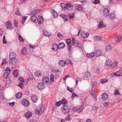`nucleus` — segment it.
I'll return each mask as SVG.
<instances>
[{
  "mask_svg": "<svg viewBox=\"0 0 122 122\" xmlns=\"http://www.w3.org/2000/svg\"><path fill=\"white\" fill-rule=\"evenodd\" d=\"M65 46V44L62 42L59 43L58 45L56 43H54L52 45V49L54 51H56L58 48L60 49L64 48Z\"/></svg>",
  "mask_w": 122,
  "mask_h": 122,
  "instance_id": "f257e3e1",
  "label": "nucleus"
},
{
  "mask_svg": "<svg viewBox=\"0 0 122 122\" xmlns=\"http://www.w3.org/2000/svg\"><path fill=\"white\" fill-rule=\"evenodd\" d=\"M62 110L65 114H67L69 113L70 110L69 107L67 105L65 104L61 107Z\"/></svg>",
  "mask_w": 122,
  "mask_h": 122,
  "instance_id": "f03ea898",
  "label": "nucleus"
},
{
  "mask_svg": "<svg viewBox=\"0 0 122 122\" xmlns=\"http://www.w3.org/2000/svg\"><path fill=\"white\" fill-rule=\"evenodd\" d=\"M5 26L6 27L10 30H12L13 29V27L12 25L11 22L9 21L5 23Z\"/></svg>",
  "mask_w": 122,
  "mask_h": 122,
  "instance_id": "7ed1b4c3",
  "label": "nucleus"
},
{
  "mask_svg": "<svg viewBox=\"0 0 122 122\" xmlns=\"http://www.w3.org/2000/svg\"><path fill=\"white\" fill-rule=\"evenodd\" d=\"M22 104L25 106H28L29 105V102L28 100L26 99L22 100L21 101Z\"/></svg>",
  "mask_w": 122,
  "mask_h": 122,
  "instance_id": "20e7f679",
  "label": "nucleus"
},
{
  "mask_svg": "<svg viewBox=\"0 0 122 122\" xmlns=\"http://www.w3.org/2000/svg\"><path fill=\"white\" fill-rule=\"evenodd\" d=\"M109 13L108 9H105L103 11V14L104 17H107L109 14Z\"/></svg>",
  "mask_w": 122,
  "mask_h": 122,
  "instance_id": "39448f33",
  "label": "nucleus"
},
{
  "mask_svg": "<svg viewBox=\"0 0 122 122\" xmlns=\"http://www.w3.org/2000/svg\"><path fill=\"white\" fill-rule=\"evenodd\" d=\"M94 55L96 57H98L101 55L102 54L101 51L99 50H96L94 53Z\"/></svg>",
  "mask_w": 122,
  "mask_h": 122,
  "instance_id": "423d86ee",
  "label": "nucleus"
},
{
  "mask_svg": "<svg viewBox=\"0 0 122 122\" xmlns=\"http://www.w3.org/2000/svg\"><path fill=\"white\" fill-rule=\"evenodd\" d=\"M12 59H10L9 62L10 63L14 65L15 63L18 62V59L16 58Z\"/></svg>",
  "mask_w": 122,
  "mask_h": 122,
  "instance_id": "0eeeda50",
  "label": "nucleus"
},
{
  "mask_svg": "<svg viewBox=\"0 0 122 122\" xmlns=\"http://www.w3.org/2000/svg\"><path fill=\"white\" fill-rule=\"evenodd\" d=\"M106 66L108 67H112V63L110 60H107L106 62Z\"/></svg>",
  "mask_w": 122,
  "mask_h": 122,
  "instance_id": "6e6552de",
  "label": "nucleus"
},
{
  "mask_svg": "<svg viewBox=\"0 0 122 122\" xmlns=\"http://www.w3.org/2000/svg\"><path fill=\"white\" fill-rule=\"evenodd\" d=\"M31 21L35 23H36L38 21V19L35 15H33L31 16Z\"/></svg>",
  "mask_w": 122,
  "mask_h": 122,
  "instance_id": "1a4fd4ad",
  "label": "nucleus"
},
{
  "mask_svg": "<svg viewBox=\"0 0 122 122\" xmlns=\"http://www.w3.org/2000/svg\"><path fill=\"white\" fill-rule=\"evenodd\" d=\"M44 83L42 82H40L38 85L37 87L40 90H41L44 88Z\"/></svg>",
  "mask_w": 122,
  "mask_h": 122,
  "instance_id": "9d476101",
  "label": "nucleus"
},
{
  "mask_svg": "<svg viewBox=\"0 0 122 122\" xmlns=\"http://www.w3.org/2000/svg\"><path fill=\"white\" fill-rule=\"evenodd\" d=\"M32 112L30 111H28L25 114L26 117L28 118H30L32 116Z\"/></svg>",
  "mask_w": 122,
  "mask_h": 122,
  "instance_id": "9b49d317",
  "label": "nucleus"
},
{
  "mask_svg": "<svg viewBox=\"0 0 122 122\" xmlns=\"http://www.w3.org/2000/svg\"><path fill=\"white\" fill-rule=\"evenodd\" d=\"M108 95L106 93H103L102 95V98L103 100H105L108 98Z\"/></svg>",
  "mask_w": 122,
  "mask_h": 122,
  "instance_id": "f8f14e48",
  "label": "nucleus"
},
{
  "mask_svg": "<svg viewBox=\"0 0 122 122\" xmlns=\"http://www.w3.org/2000/svg\"><path fill=\"white\" fill-rule=\"evenodd\" d=\"M66 9L69 10H71L72 9V6L70 4L66 3Z\"/></svg>",
  "mask_w": 122,
  "mask_h": 122,
  "instance_id": "ddd939ff",
  "label": "nucleus"
},
{
  "mask_svg": "<svg viewBox=\"0 0 122 122\" xmlns=\"http://www.w3.org/2000/svg\"><path fill=\"white\" fill-rule=\"evenodd\" d=\"M27 52V50L25 47H23L22 48L21 53L22 54L24 55H25Z\"/></svg>",
  "mask_w": 122,
  "mask_h": 122,
  "instance_id": "4468645a",
  "label": "nucleus"
},
{
  "mask_svg": "<svg viewBox=\"0 0 122 122\" xmlns=\"http://www.w3.org/2000/svg\"><path fill=\"white\" fill-rule=\"evenodd\" d=\"M122 36L120 35H118L117 36L115 39V41L117 42H120L121 40Z\"/></svg>",
  "mask_w": 122,
  "mask_h": 122,
  "instance_id": "2eb2a0df",
  "label": "nucleus"
},
{
  "mask_svg": "<svg viewBox=\"0 0 122 122\" xmlns=\"http://www.w3.org/2000/svg\"><path fill=\"white\" fill-rule=\"evenodd\" d=\"M66 63V62L64 60H61L59 62V65L60 66H64Z\"/></svg>",
  "mask_w": 122,
  "mask_h": 122,
  "instance_id": "dca6fc26",
  "label": "nucleus"
},
{
  "mask_svg": "<svg viewBox=\"0 0 122 122\" xmlns=\"http://www.w3.org/2000/svg\"><path fill=\"white\" fill-rule=\"evenodd\" d=\"M16 54L14 52H11L10 53L9 55L10 59H12V58H16Z\"/></svg>",
  "mask_w": 122,
  "mask_h": 122,
  "instance_id": "f3484780",
  "label": "nucleus"
},
{
  "mask_svg": "<svg viewBox=\"0 0 122 122\" xmlns=\"http://www.w3.org/2000/svg\"><path fill=\"white\" fill-rule=\"evenodd\" d=\"M44 20L43 17L41 16L39 17V19H38V21L39 24H41L43 22Z\"/></svg>",
  "mask_w": 122,
  "mask_h": 122,
  "instance_id": "a211bd4d",
  "label": "nucleus"
},
{
  "mask_svg": "<svg viewBox=\"0 0 122 122\" xmlns=\"http://www.w3.org/2000/svg\"><path fill=\"white\" fill-rule=\"evenodd\" d=\"M83 107L84 105H82L79 108L76 110V112L78 113H80L83 110Z\"/></svg>",
  "mask_w": 122,
  "mask_h": 122,
  "instance_id": "6ab92c4d",
  "label": "nucleus"
},
{
  "mask_svg": "<svg viewBox=\"0 0 122 122\" xmlns=\"http://www.w3.org/2000/svg\"><path fill=\"white\" fill-rule=\"evenodd\" d=\"M89 35V34L88 33H81V36L82 37L84 38H87Z\"/></svg>",
  "mask_w": 122,
  "mask_h": 122,
  "instance_id": "aec40b11",
  "label": "nucleus"
},
{
  "mask_svg": "<svg viewBox=\"0 0 122 122\" xmlns=\"http://www.w3.org/2000/svg\"><path fill=\"white\" fill-rule=\"evenodd\" d=\"M43 34L46 37H49L51 35L50 33V32H48L46 30H45L44 31Z\"/></svg>",
  "mask_w": 122,
  "mask_h": 122,
  "instance_id": "412c9836",
  "label": "nucleus"
},
{
  "mask_svg": "<svg viewBox=\"0 0 122 122\" xmlns=\"http://www.w3.org/2000/svg\"><path fill=\"white\" fill-rule=\"evenodd\" d=\"M31 99L33 101L35 102H36L38 100L37 97L35 95L32 96Z\"/></svg>",
  "mask_w": 122,
  "mask_h": 122,
  "instance_id": "4be33fe9",
  "label": "nucleus"
},
{
  "mask_svg": "<svg viewBox=\"0 0 122 122\" xmlns=\"http://www.w3.org/2000/svg\"><path fill=\"white\" fill-rule=\"evenodd\" d=\"M60 16L65 21H67L68 19V17L66 15L61 14Z\"/></svg>",
  "mask_w": 122,
  "mask_h": 122,
  "instance_id": "5701e85b",
  "label": "nucleus"
},
{
  "mask_svg": "<svg viewBox=\"0 0 122 122\" xmlns=\"http://www.w3.org/2000/svg\"><path fill=\"white\" fill-rule=\"evenodd\" d=\"M49 80V78L47 76L44 77L42 80L43 83H47L48 82Z\"/></svg>",
  "mask_w": 122,
  "mask_h": 122,
  "instance_id": "b1692460",
  "label": "nucleus"
},
{
  "mask_svg": "<svg viewBox=\"0 0 122 122\" xmlns=\"http://www.w3.org/2000/svg\"><path fill=\"white\" fill-rule=\"evenodd\" d=\"M22 94L21 92H19L17 93L16 94V97L17 98H20L22 96Z\"/></svg>",
  "mask_w": 122,
  "mask_h": 122,
  "instance_id": "393cba45",
  "label": "nucleus"
},
{
  "mask_svg": "<svg viewBox=\"0 0 122 122\" xmlns=\"http://www.w3.org/2000/svg\"><path fill=\"white\" fill-rule=\"evenodd\" d=\"M76 46L79 47L81 49L82 48V44H81L80 42H77L76 43Z\"/></svg>",
  "mask_w": 122,
  "mask_h": 122,
  "instance_id": "a878e982",
  "label": "nucleus"
},
{
  "mask_svg": "<svg viewBox=\"0 0 122 122\" xmlns=\"http://www.w3.org/2000/svg\"><path fill=\"white\" fill-rule=\"evenodd\" d=\"M94 54V52H92L90 54L87 53L86 54V56L89 58H91L93 57L95 55Z\"/></svg>",
  "mask_w": 122,
  "mask_h": 122,
  "instance_id": "bb28decb",
  "label": "nucleus"
},
{
  "mask_svg": "<svg viewBox=\"0 0 122 122\" xmlns=\"http://www.w3.org/2000/svg\"><path fill=\"white\" fill-rule=\"evenodd\" d=\"M110 18L111 19L114 20L115 19L116 17L115 14L114 13L112 12L111 13L110 15Z\"/></svg>",
  "mask_w": 122,
  "mask_h": 122,
  "instance_id": "cd10ccee",
  "label": "nucleus"
},
{
  "mask_svg": "<svg viewBox=\"0 0 122 122\" xmlns=\"http://www.w3.org/2000/svg\"><path fill=\"white\" fill-rule=\"evenodd\" d=\"M35 76H36L40 77L41 75V73L40 71H36L35 73Z\"/></svg>",
  "mask_w": 122,
  "mask_h": 122,
  "instance_id": "c85d7f7f",
  "label": "nucleus"
},
{
  "mask_svg": "<svg viewBox=\"0 0 122 122\" xmlns=\"http://www.w3.org/2000/svg\"><path fill=\"white\" fill-rule=\"evenodd\" d=\"M121 74H119L117 72H115L111 75V76L112 77H114L115 76H121Z\"/></svg>",
  "mask_w": 122,
  "mask_h": 122,
  "instance_id": "c756f323",
  "label": "nucleus"
},
{
  "mask_svg": "<svg viewBox=\"0 0 122 122\" xmlns=\"http://www.w3.org/2000/svg\"><path fill=\"white\" fill-rule=\"evenodd\" d=\"M14 76L16 77L18 76V71L17 69H15L14 70L13 72Z\"/></svg>",
  "mask_w": 122,
  "mask_h": 122,
  "instance_id": "7c9ffc66",
  "label": "nucleus"
},
{
  "mask_svg": "<svg viewBox=\"0 0 122 122\" xmlns=\"http://www.w3.org/2000/svg\"><path fill=\"white\" fill-rule=\"evenodd\" d=\"M52 11L54 18H56L58 17V13L55 10H52Z\"/></svg>",
  "mask_w": 122,
  "mask_h": 122,
  "instance_id": "2f4dec72",
  "label": "nucleus"
},
{
  "mask_svg": "<svg viewBox=\"0 0 122 122\" xmlns=\"http://www.w3.org/2000/svg\"><path fill=\"white\" fill-rule=\"evenodd\" d=\"M45 109V106L43 105H41L40 108V111H41L40 114H42Z\"/></svg>",
  "mask_w": 122,
  "mask_h": 122,
  "instance_id": "473e14b6",
  "label": "nucleus"
},
{
  "mask_svg": "<svg viewBox=\"0 0 122 122\" xmlns=\"http://www.w3.org/2000/svg\"><path fill=\"white\" fill-rule=\"evenodd\" d=\"M94 39L96 41H101L102 40L101 37L99 36H94Z\"/></svg>",
  "mask_w": 122,
  "mask_h": 122,
  "instance_id": "72a5a7b5",
  "label": "nucleus"
},
{
  "mask_svg": "<svg viewBox=\"0 0 122 122\" xmlns=\"http://www.w3.org/2000/svg\"><path fill=\"white\" fill-rule=\"evenodd\" d=\"M98 25V27L99 28L103 27L105 26V25L102 21H100Z\"/></svg>",
  "mask_w": 122,
  "mask_h": 122,
  "instance_id": "f704fd0d",
  "label": "nucleus"
},
{
  "mask_svg": "<svg viewBox=\"0 0 122 122\" xmlns=\"http://www.w3.org/2000/svg\"><path fill=\"white\" fill-rule=\"evenodd\" d=\"M66 4L64 3H61V5L62 10H64L66 9Z\"/></svg>",
  "mask_w": 122,
  "mask_h": 122,
  "instance_id": "c9c22d12",
  "label": "nucleus"
},
{
  "mask_svg": "<svg viewBox=\"0 0 122 122\" xmlns=\"http://www.w3.org/2000/svg\"><path fill=\"white\" fill-rule=\"evenodd\" d=\"M90 93L94 97H96V93L95 92L94 90H92L90 92Z\"/></svg>",
  "mask_w": 122,
  "mask_h": 122,
  "instance_id": "e433bc0d",
  "label": "nucleus"
},
{
  "mask_svg": "<svg viewBox=\"0 0 122 122\" xmlns=\"http://www.w3.org/2000/svg\"><path fill=\"white\" fill-rule=\"evenodd\" d=\"M108 80L106 79H101V82L102 83H105L108 81Z\"/></svg>",
  "mask_w": 122,
  "mask_h": 122,
  "instance_id": "4c0bfd02",
  "label": "nucleus"
},
{
  "mask_svg": "<svg viewBox=\"0 0 122 122\" xmlns=\"http://www.w3.org/2000/svg\"><path fill=\"white\" fill-rule=\"evenodd\" d=\"M14 27L16 28H17V27L18 25V22L16 20H15L14 21Z\"/></svg>",
  "mask_w": 122,
  "mask_h": 122,
  "instance_id": "58836bf2",
  "label": "nucleus"
},
{
  "mask_svg": "<svg viewBox=\"0 0 122 122\" xmlns=\"http://www.w3.org/2000/svg\"><path fill=\"white\" fill-rule=\"evenodd\" d=\"M61 102L62 104H65L67 103V100L65 98L63 99Z\"/></svg>",
  "mask_w": 122,
  "mask_h": 122,
  "instance_id": "ea45409f",
  "label": "nucleus"
},
{
  "mask_svg": "<svg viewBox=\"0 0 122 122\" xmlns=\"http://www.w3.org/2000/svg\"><path fill=\"white\" fill-rule=\"evenodd\" d=\"M36 10H33L30 13V15L31 16H32L33 15H35L36 14Z\"/></svg>",
  "mask_w": 122,
  "mask_h": 122,
  "instance_id": "a19ab883",
  "label": "nucleus"
},
{
  "mask_svg": "<svg viewBox=\"0 0 122 122\" xmlns=\"http://www.w3.org/2000/svg\"><path fill=\"white\" fill-rule=\"evenodd\" d=\"M68 16L70 19H73L74 17V15L73 13H69Z\"/></svg>",
  "mask_w": 122,
  "mask_h": 122,
  "instance_id": "79ce46f5",
  "label": "nucleus"
},
{
  "mask_svg": "<svg viewBox=\"0 0 122 122\" xmlns=\"http://www.w3.org/2000/svg\"><path fill=\"white\" fill-rule=\"evenodd\" d=\"M66 64L67 65L71 64V65L72 64V63L69 59H68L66 61Z\"/></svg>",
  "mask_w": 122,
  "mask_h": 122,
  "instance_id": "37998d69",
  "label": "nucleus"
},
{
  "mask_svg": "<svg viewBox=\"0 0 122 122\" xmlns=\"http://www.w3.org/2000/svg\"><path fill=\"white\" fill-rule=\"evenodd\" d=\"M85 76L86 77H88L90 76V74L89 72L86 71L85 73Z\"/></svg>",
  "mask_w": 122,
  "mask_h": 122,
  "instance_id": "c03bdc74",
  "label": "nucleus"
},
{
  "mask_svg": "<svg viewBox=\"0 0 122 122\" xmlns=\"http://www.w3.org/2000/svg\"><path fill=\"white\" fill-rule=\"evenodd\" d=\"M9 73L7 72H5L4 75L3 77L4 78H6L9 75Z\"/></svg>",
  "mask_w": 122,
  "mask_h": 122,
  "instance_id": "a18cd8bd",
  "label": "nucleus"
},
{
  "mask_svg": "<svg viewBox=\"0 0 122 122\" xmlns=\"http://www.w3.org/2000/svg\"><path fill=\"white\" fill-rule=\"evenodd\" d=\"M54 77L53 74H51L50 76V80L51 81L53 82L54 81Z\"/></svg>",
  "mask_w": 122,
  "mask_h": 122,
  "instance_id": "49530a36",
  "label": "nucleus"
},
{
  "mask_svg": "<svg viewBox=\"0 0 122 122\" xmlns=\"http://www.w3.org/2000/svg\"><path fill=\"white\" fill-rule=\"evenodd\" d=\"M27 18V17L26 16H24L23 17L21 21L22 23V24H23L24 23V22L26 20Z\"/></svg>",
  "mask_w": 122,
  "mask_h": 122,
  "instance_id": "de8ad7c7",
  "label": "nucleus"
},
{
  "mask_svg": "<svg viewBox=\"0 0 122 122\" xmlns=\"http://www.w3.org/2000/svg\"><path fill=\"white\" fill-rule=\"evenodd\" d=\"M118 64V62L117 61H114L113 63H112V67H115L117 66V64Z\"/></svg>",
  "mask_w": 122,
  "mask_h": 122,
  "instance_id": "09e8293b",
  "label": "nucleus"
},
{
  "mask_svg": "<svg viewBox=\"0 0 122 122\" xmlns=\"http://www.w3.org/2000/svg\"><path fill=\"white\" fill-rule=\"evenodd\" d=\"M92 86L93 87H95L97 85V83L95 81H94L93 82H92Z\"/></svg>",
  "mask_w": 122,
  "mask_h": 122,
  "instance_id": "8fccbe9b",
  "label": "nucleus"
},
{
  "mask_svg": "<svg viewBox=\"0 0 122 122\" xmlns=\"http://www.w3.org/2000/svg\"><path fill=\"white\" fill-rule=\"evenodd\" d=\"M100 0H94V1L92 2V3L95 4H96L99 3Z\"/></svg>",
  "mask_w": 122,
  "mask_h": 122,
  "instance_id": "3c124183",
  "label": "nucleus"
},
{
  "mask_svg": "<svg viewBox=\"0 0 122 122\" xmlns=\"http://www.w3.org/2000/svg\"><path fill=\"white\" fill-rule=\"evenodd\" d=\"M76 9L77 10L80 11L81 10H83V8L80 5L78 6H77Z\"/></svg>",
  "mask_w": 122,
  "mask_h": 122,
  "instance_id": "603ef678",
  "label": "nucleus"
},
{
  "mask_svg": "<svg viewBox=\"0 0 122 122\" xmlns=\"http://www.w3.org/2000/svg\"><path fill=\"white\" fill-rule=\"evenodd\" d=\"M35 112L36 114H38V115L42 114H40L41 111H40L39 110L37 109H36L35 110Z\"/></svg>",
  "mask_w": 122,
  "mask_h": 122,
  "instance_id": "864d4df0",
  "label": "nucleus"
},
{
  "mask_svg": "<svg viewBox=\"0 0 122 122\" xmlns=\"http://www.w3.org/2000/svg\"><path fill=\"white\" fill-rule=\"evenodd\" d=\"M98 107L95 106H93L92 108V110L94 111H96L98 110Z\"/></svg>",
  "mask_w": 122,
  "mask_h": 122,
  "instance_id": "5fc2aeb1",
  "label": "nucleus"
},
{
  "mask_svg": "<svg viewBox=\"0 0 122 122\" xmlns=\"http://www.w3.org/2000/svg\"><path fill=\"white\" fill-rule=\"evenodd\" d=\"M61 104H62L61 102V101H60L58 102H56V106H59Z\"/></svg>",
  "mask_w": 122,
  "mask_h": 122,
  "instance_id": "6e6d98bb",
  "label": "nucleus"
},
{
  "mask_svg": "<svg viewBox=\"0 0 122 122\" xmlns=\"http://www.w3.org/2000/svg\"><path fill=\"white\" fill-rule=\"evenodd\" d=\"M76 42V41L75 39L74 38H72V43L73 45L75 44Z\"/></svg>",
  "mask_w": 122,
  "mask_h": 122,
  "instance_id": "4d7b16f0",
  "label": "nucleus"
},
{
  "mask_svg": "<svg viewBox=\"0 0 122 122\" xmlns=\"http://www.w3.org/2000/svg\"><path fill=\"white\" fill-rule=\"evenodd\" d=\"M111 49V46L109 45L106 46L105 48V50L106 51H110Z\"/></svg>",
  "mask_w": 122,
  "mask_h": 122,
  "instance_id": "13d9d810",
  "label": "nucleus"
},
{
  "mask_svg": "<svg viewBox=\"0 0 122 122\" xmlns=\"http://www.w3.org/2000/svg\"><path fill=\"white\" fill-rule=\"evenodd\" d=\"M7 63V61H6V60L4 59L3 60L2 62L1 63V65L3 66L4 64H6Z\"/></svg>",
  "mask_w": 122,
  "mask_h": 122,
  "instance_id": "bf43d9fd",
  "label": "nucleus"
},
{
  "mask_svg": "<svg viewBox=\"0 0 122 122\" xmlns=\"http://www.w3.org/2000/svg\"><path fill=\"white\" fill-rule=\"evenodd\" d=\"M23 84L22 83L20 82L19 83L17 86H20L21 89H22L23 87Z\"/></svg>",
  "mask_w": 122,
  "mask_h": 122,
  "instance_id": "052dcab7",
  "label": "nucleus"
},
{
  "mask_svg": "<svg viewBox=\"0 0 122 122\" xmlns=\"http://www.w3.org/2000/svg\"><path fill=\"white\" fill-rule=\"evenodd\" d=\"M0 98L2 100H3L4 98V95L3 93H1L0 94Z\"/></svg>",
  "mask_w": 122,
  "mask_h": 122,
  "instance_id": "680f3d73",
  "label": "nucleus"
},
{
  "mask_svg": "<svg viewBox=\"0 0 122 122\" xmlns=\"http://www.w3.org/2000/svg\"><path fill=\"white\" fill-rule=\"evenodd\" d=\"M77 95L75 93H73L72 94V98L73 99L74 97H77Z\"/></svg>",
  "mask_w": 122,
  "mask_h": 122,
  "instance_id": "e2e57ef3",
  "label": "nucleus"
},
{
  "mask_svg": "<svg viewBox=\"0 0 122 122\" xmlns=\"http://www.w3.org/2000/svg\"><path fill=\"white\" fill-rule=\"evenodd\" d=\"M114 92V94L115 95H117L119 94L120 93L118 90H115Z\"/></svg>",
  "mask_w": 122,
  "mask_h": 122,
  "instance_id": "0e129e2a",
  "label": "nucleus"
},
{
  "mask_svg": "<svg viewBox=\"0 0 122 122\" xmlns=\"http://www.w3.org/2000/svg\"><path fill=\"white\" fill-rule=\"evenodd\" d=\"M66 42L67 44H71V39H67L66 40Z\"/></svg>",
  "mask_w": 122,
  "mask_h": 122,
  "instance_id": "69168bd1",
  "label": "nucleus"
},
{
  "mask_svg": "<svg viewBox=\"0 0 122 122\" xmlns=\"http://www.w3.org/2000/svg\"><path fill=\"white\" fill-rule=\"evenodd\" d=\"M19 40L20 41H23V39L20 35H19Z\"/></svg>",
  "mask_w": 122,
  "mask_h": 122,
  "instance_id": "338daca9",
  "label": "nucleus"
},
{
  "mask_svg": "<svg viewBox=\"0 0 122 122\" xmlns=\"http://www.w3.org/2000/svg\"><path fill=\"white\" fill-rule=\"evenodd\" d=\"M15 15H20V14L18 10L15 12Z\"/></svg>",
  "mask_w": 122,
  "mask_h": 122,
  "instance_id": "774afa93",
  "label": "nucleus"
}]
</instances>
